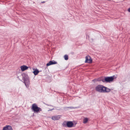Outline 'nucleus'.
<instances>
[{
  "label": "nucleus",
  "instance_id": "nucleus-1",
  "mask_svg": "<svg viewBox=\"0 0 130 130\" xmlns=\"http://www.w3.org/2000/svg\"><path fill=\"white\" fill-rule=\"evenodd\" d=\"M95 90L96 91L101 93L108 92L110 91V89L101 85L96 86L95 88Z\"/></svg>",
  "mask_w": 130,
  "mask_h": 130
},
{
  "label": "nucleus",
  "instance_id": "nucleus-2",
  "mask_svg": "<svg viewBox=\"0 0 130 130\" xmlns=\"http://www.w3.org/2000/svg\"><path fill=\"white\" fill-rule=\"evenodd\" d=\"M74 124L71 121H64L62 124V125L64 127H68L71 128L73 127Z\"/></svg>",
  "mask_w": 130,
  "mask_h": 130
},
{
  "label": "nucleus",
  "instance_id": "nucleus-3",
  "mask_svg": "<svg viewBox=\"0 0 130 130\" xmlns=\"http://www.w3.org/2000/svg\"><path fill=\"white\" fill-rule=\"evenodd\" d=\"M31 109L34 111V112H38L39 111H41V109L35 103L33 104L32 105Z\"/></svg>",
  "mask_w": 130,
  "mask_h": 130
},
{
  "label": "nucleus",
  "instance_id": "nucleus-4",
  "mask_svg": "<svg viewBox=\"0 0 130 130\" xmlns=\"http://www.w3.org/2000/svg\"><path fill=\"white\" fill-rule=\"evenodd\" d=\"M116 77L114 75L110 77H105L104 79L105 82L110 83L113 81L114 78L115 79Z\"/></svg>",
  "mask_w": 130,
  "mask_h": 130
},
{
  "label": "nucleus",
  "instance_id": "nucleus-5",
  "mask_svg": "<svg viewBox=\"0 0 130 130\" xmlns=\"http://www.w3.org/2000/svg\"><path fill=\"white\" fill-rule=\"evenodd\" d=\"M85 62H87L89 63H92V59L90 56L88 55L86 56L85 57Z\"/></svg>",
  "mask_w": 130,
  "mask_h": 130
},
{
  "label": "nucleus",
  "instance_id": "nucleus-6",
  "mask_svg": "<svg viewBox=\"0 0 130 130\" xmlns=\"http://www.w3.org/2000/svg\"><path fill=\"white\" fill-rule=\"evenodd\" d=\"M3 130H13L12 127L10 125H6L4 127Z\"/></svg>",
  "mask_w": 130,
  "mask_h": 130
},
{
  "label": "nucleus",
  "instance_id": "nucleus-7",
  "mask_svg": "<svg viewBox=\"0 0 130 130\" xmlns=\"http://www.w3.org/2000/svg\"><path fill=\"white\" fill-rule=\"evenodd\" d=\"M57 62L54 60H51L48 63H47L46 66H48L52 64H56Z\"/></svg>",
  "mask_w": 130,
  "mask_h": 130
},
{
  "label": "nucleus",
  "instance_id": "nucleus-8",
  "mask_svg": "<svg viewBox=\"0 0 130 130\" xmlns=\"http://www.w3.org/2000/svg\"><path fill=\"white\" fill-rule=\"evenodd\" d=\"M28 67L25 65H23L20 67V68L22 71H23L28 69Z\"/></svg>",
  "mask_w": 130,
  "mask_h": 130
},
{
  "label": "nucleus",
  "instance_id": "nucleus-9",
  "mask_svg": "<svg viewBox=\"0 0 130 130\" xmlns=\"http://www.w3.org/2000/svg\"><path fill=\"white\" fill-rule=\"evenodd\" d=\"M60 118L59 116H55L52 117V119L54 120H58Z\"/></svg>",
  "mask_w": 130,
  "mask_h": 130
},
{
  "label": "nucleus",
  "instance_id": "nucleus-10",
  "mask_svg": "<svg viewBox=\"0 0 130 130\" xmlns=\"http://www.w3.org/2000/svg\"><path fill=\"white\" fill-rule=\"evenodd\" d=\"M33 70L34 71L32 72L35 75H37L39 72V71L37 69L33 68Z\"/></svg>",
  "mask_w": 130,
  "mask_h": 130
},
{
  "label": "nucleus",
  "instance_id": "nucleus-11",
  "mask_svg": "<svg viewBox=\"0 0 130 130\" xmlns=\"http://www.w3.org/2000/svg\"><path fill=\"white\" fill-rule=\"evenodd\" d=\"M22 79L23 80L29 78L27 75L25 73H23L22 74Z\"/></svg>",
  "mask_w": 130,
  "mask_h": 130
},
{
  "label": "nucleus",
  "instance_id": "nucleus-12",
  "mask_svg": "<svg viewBox=\"0 0 130 130\" xmlns=\"http://www.w3.org/2000/svg\"><path fill=\"white\" fill-rule=\"evenodd\" d=\"M26 87L28 88H29V86L30 85V81H29L27 82H25V83H24Z\"/></svg>",
  "mask_w": 130,
  "mask_h": 130
},
{
  "label": "nucleus",
  "instance_id": "nucleus-13",
  "mask_svg": "<svg viewBox=\"0 0 130 130\" xmlns=\"http://www.w3.org/2000/svg\"><path fill=\"white\" fill-rule=\"evenodd\" d=\"M102 81L104 82H105L104 79H103L102 77L97 79V81Z\"/></svg>",
  "mask_w": 130,
  "mask_h": 130
},
{
  "label": "nucleus",
  "instance_id": "nucleus-14",
  "mask_svg": "<svg viewBox=\"0 0 130 130\" xmlns=\"http://www.w3.org/2000/svg\"><path fill=\"white\" fill-rule=\"evenodd\" d=\"M88 121V119L87 118H85L83 120V122L84 124L86 123Z\"/></svg>",
  "mask_w": 130,
  "mask_h": 130
},
{
  "label": "nucleus",
  "instance_id": "nucleus-15",
  "mask_svg": "<svg viewBox=\"0 0 130 130\" xmlns=\"http://www.w3.org/2000/svg\"><path fill=\"white\" fill-rule=\"evenodd\" d=\"M64 59L66 60H67L68 59V55H65L64 56Z\"/></svg>",
  "mask_w": 130,
  "mask_h": 130
},
{
  "label": "nucleus",
  "instance_id": "nucleus-16",
  "mask_svg": "<svg viewBox=\"0 0 130 130\" xmlns=\"http://www.w3.org/2000/svg\"><path fill=\"white\" fill-rule=\"evenodd\" d=\"M24 81L23 83H25V82H27L29 80V78H27L23 80Z\"/></svg>",
  "mask_w": 130,
  "mask_h": 130
},
{
  "label": "nucleus",
  "instance_id": "nucleus-17",
  "mask_svg": "<svg viewBox=\"0 0 130 130\" xmlns=\"http://www.w3.org/2000/svg\"><path fill=\"white\" fill-rule=\"evenodd\" d=\"M24 81L23 83H25V82H27L29 80V78H27L23 80Z\"/></svg>",
  "mask_w": 130,
  "mask_h": 130
},
{
  "label": "nucleus",
  "instance_id": "nucleus-18",
  "mask_svg": "<svg viewBox=\"0 0 130 130\" xmlns=\"http://www.w3.org/2000/svg\"><path fill=\"white\" fill-rule=\"evenodd\" d=\"M68 108H70L72 109H74L76 108V107H68Z\"/></svg>",
  "mask_w": 130,
  "mask_h": 130
},
{
  "label": "nucleus",
  "instance_id": "nucleus-19",
  "mask_svg": "<svg viewBox=\"0 0 130 130\" xmlns=\"http://www.w3.org/2000/svg\"><path fill=\"white\" fill-rule=\"evenodd\" d=\"M93 81L94 82H96L97 81V79H95L93 80Z\"/></svg>",
  "mask_w": 130,
  "mask_h": 130
},
{
  "label": "nucleus",
  "instance_id": "nucleus-20",
  "mask_svg": "<svg viewBox=\"0 0 130 130\" xmlns=\"http://www.w3.org/2000/svg\"><path fill=\"white\" fill-rule=\"evenodd\" d=\"M128 11L129 12H130V7L128 9Z\"/></svg>",
  "mask_w": 130,
  "mask_h": 130
}]
</instances>
